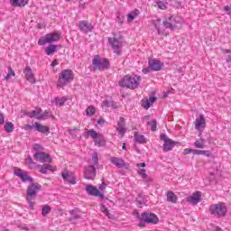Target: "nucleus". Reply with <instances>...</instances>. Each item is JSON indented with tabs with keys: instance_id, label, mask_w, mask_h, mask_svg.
<instances>
[{
	"instance_id": "nucleus-1",
	"label": "nucleus",
	"mask_w": 231,
	"mask_h": 231,
	"mask_svg": "<svg viewBox=\"0 0 231 231\" xmlns=\"http://www.w3.org/2000/svg\"><path fill=\"white\" fill-rule=\"evenodd\" d=\"M176 23H180V21L178 17L174 16H171L166 22L163 23V24H162V19L160 18L152 20V24L155 26V30H157L158 35H167L165 32V28L174 30Z\"/></svg>"
},
{
	"instance_id": "nucleus-2",
	"label": "nucleus",
	"mask_w": 231,
	"mask_h": 231,
	"mask_svg": "<svg viewBox=\"0 0 231 231\" xmlns=\"http://www.w3.org/2000/svg\"><path fill=\"white\" fill-rule=\"evenodd\" d=\"M140 82H142V77L136 74L126 75L119 81V86L126 89H137Z\"/></svg>"
},
{
	"instance_id": "nucleus-3",
	"label": "nucleus",
	"mask_w": 231,
	"mask_h": 231,
	"mask_svg": "<svg viewBox=\"0 0 231 231\" xmlns=\"http://www.w3.org/2000/svg\"><path fill=\"white\" fill-rule=\"evenodd\" d=\"M41 189L42 186L38 183H32L27 188L26 201L31 210L35 208V199L37 198V193L41 190Z\"/></svg>"
},
{
	"instance_id": "nucleus-4",
	"label": "nucleus",
	"mask_w": 231,
	"mask_h": 231,
	"mask_svg": "<svg viewBox=\"0 0 231 231\" xmlns=\"http://www.w3.org/2000/svg\"><path fill=\"white\" fill-rule=\"evenodd\" d=\"M89 136L97 147L106 145V139L102 134L97 133L94 129L85 130V138H89Z\"/></svg>"
},
{
	"instance_id": "nucleus-5",
	"label": "nucleus",
	"mask_w": 231,
	"mask_h": 231,
	"mask_svg": "<svg viewBox=\"0 0 231 231\" xmlns=\"http://www.w3.org/2000/svg\"><path fill=\"white\" fill-rule=\"evenodd\" d=\"M72 80L73 71L70 69H65L60 74L57 86L58 88H64V86L69 84Z\"/></svg>"
},
{
	"instance_id": "nucleus-6",
	"label": "nucleus",
	"mask_w": 231,
	"mask_h": 231,
	"mask_svg": "<svg viewBox=\"0 0 231 231\" xmlns=\"http://www.w3.org/2000/svg\"><path fill=\"white\" fill-rule=\"evenodd\" d=\"M59 39H60V32H50L45 36H42L38 41V44L39 46L51 44V42H57Z\"/></svg>"
},
{
	"instance_id": "nucleus-7",
	"label": "nucleus",
	"mask_w": 231,
	"mask_h": 231,
	"mask_svg": "<svg viewBox=\"0 0 231 231\" xmlns=\"http://www.w3.org/2000/svg\"><path fill=\"white\" fill-rule=\"evenodd\" d=\"M108 42L112 46L114 53H116V55H120L122 53L123 42L121 35L108 38Z\"/></svg>"
},
{
	"instance_id": "nucleus-8",
	"label": "nucleus",
	"mask_w": 231,
	"mask_h": 231,
	"mask_svg": "<svg viewBox=\"0 0 231 231\" xmlns=\"http://www.w3.org/2000/svg\"><path fill=\"white\" fill-rule=\"evenodd\" d=\"M210 213L213 214V216H218V217H223L226 215V205L225 203L220 202L218 204H214L209 208Z\"/></svg>"
},
{
	"instance_id": "nucleus-9",
	"label": "nucleus",
	"mask_w": 231,
	"mask_h": 231,
	"mask_svg": "<svg viewBox=\"0 0 231 231\" xmlns=\"http://www.w3.org/2000/svg\"><path fill=\"white\" fill-rule=\"evenodd\" d=\"M92 64L95 69H98L99 71H104L105 69H109V60L103 59L101 60L99 56H95Z\"/></svg>"
},
{
	"instance_id": "nucleus-10",
	"label": "nucleus",
	"mask_w": 231,
	"mask_h": 231,
	"mask_svg": "<svg viewBox=\"0 0 231 231\" xmlns=\"http://www.w3.org/2000/svg\"><path fill=\"white\" fill-rule=\"evenodd\" d=\"M61 178L66 185H77V177L73 171L65 170L61 172Z\"/></svg>"
},
{
	"instance_id": "nucleus-11",
	"label": "nucleus",
	"mask_w": 231,
	"mask_h": 231,
	"mask_svg": "<svg viewBox=\"0 0 231 231\" xmlns=\"http://www.w3.org/2000/svg\"><path fill=\"white\" fill-rule=\"evenodd\" d=\"M161 140L164 142L162 145V149L164 152H169V151H172V149L174 148V145L178 143L177 142H174L169 137H167L165 134H161Z\"/></svg>"
},
{
	"instance_id": "nucleus-12",
	"label": "nucleus",
	"mask_w": 231,
	"mask_h": 231,
	"mask_svg": "<svg viewBox=\"0 0 231 231\" xmlns=\"http://www.w3.org/2000/svg\"><path fill=\"white\" fill-rule=\"evenodd\" d=\"M195 129L199 131V136H201V133L205 131V127H207V120L203 115H199L196 120L194 121Z\"/></svg>"
},
{
	"instance_id": "nucleus-13",
	"label": "nucleus",
	"mask_w": 231,
	"mask_h": 231,
	"mask_svg": "<svg viewBox=\"0 0 231 231\" xmlns=\"http://www.w3.org/2000/svg\"><path fill=\"white\" fill-rule=\"evenodd\" d=\"M34 160L36 162H41L42 163H51L52 159L50 156V154L44 152H37L34 153Z\"/></svg>"
},
{
	"instance_id": "nucleus-14",
	"label": "nucleus",
	"mask_w": 231,
	"mask_h": 231,
	"mask_svg": "<svg viewBox=\"0 0 231 231\" xmlns=\"http://www.w3.org/2000/svg\"><path fill=\"white\" fill-rule=\"evenodd\" d=\"M14 174H15V176L20 178V180H22V181H23V183H26V182L32 183V181H33V179H32V177L28 176V173L26 171H23L22 169L14 168Z\"/></svg>"
},
{
	"instance_id": "nucleus-15",
	"label": "nucleus",
	"mask_w": 231,
	"mask_h": 231,
	"mask_svg": "<svg viewBox=\"0 0 231 231\" xmlns=\"http://www.w3.org/2000/svg\"><path fill=\"white\" fill-rule=\"evenodd\" d=\"M109 162L113 163L117 169H129V164L119 157H110Z\"/></svg>"
},
{
	"instance_id": "nucleus-16",
	"label": "nucleus",
	"mask_w": 231,
	"mask_h": 231,
	"mask_svg": "<svg viewBox=\"0 0 231 231\" xmlns=\"http://www.w3.org/2000/svg\"><path fill=\"white\" fill-rule=\"evenodd\" d=\"M141 219L144 221V223H152L153 225L158 223V217L154 213H143Z\"/></svg>"
},
{
	"instance_id": "nucleus-17",
	"label": "nucleus",
	"mask_w": 231,
	"mask_h": 231,
	"mask_svg": "<svg viewBox=\"0 0 231 231\" xmlns=\"http://www.w3.org/2000/svg\"><path fill=\"white\" fill-rule=\"evenodd\" d=\"M148 64L152 71H161L162 68H163V62L157 59H150Z\"/></svg>"
},
{
	"instance_id": "nucleus-18",
	"label": "nucleus",
	"mask_w": 231,
	"mask_h": 231,
	"mask_svg": "<svg viewBox=\"0 0 231 231\" xmlns=\"http://www.w3.org/2000/svg\"><path fill=\"white\" fill-rule=\"evenodd\" d=\"M97 176V169L93 165H89L85 168L84 178L86 180H95Z\"/></svg>"
},
{
	"instance_id": "nucleus-19",
	"label": "nucleus",
	"mask_w": 231,
	"mask_h": 231,
	"mask_svg": "<svg viewBox=\"0 0 231 231\" xmlns=\"http://www.w3.org/2000/svg\"><path fill=\"white\" fill-rule=\"evenodd\" d=\"M201 201V192L196 191L191 196L187 198V202L191 205H198Z\"/></svg>"
},
{
	"instance_id": "nucleus-20",
	"label": "nucleus",
	"mask_w": 231,
	"mask_h": 231,
	"mask_svg": "<svg viewBox=\"0 0 231 231\" xmlns=\"http://www.w3.org/2000/svg\"><path fill=\"white\" fill-rule=\"evenodd\" d=\"M23 73L25 75V79L31 84H35V75L33 74V70L29 66H26L23 69Z\"/></svg>"
},
{
	"instance_id": "nucleus-21",
	"label": "nucleus",
	"mask_w": 231,
	"mask_h": 231,
	"mask_svg": "<svg viewBox=\"0 0 231 231\" xmlns=\"http://www.w3.org/2000/svg\"><path fill=\"white\" fill-rule=\"evenodd\" d=\"M117 133L121 134V138H123L124 134L127 132V127H125V119L124 117H120L117 122Z\"/></svg>"
},
{
	"instance_id": "nucleus-22",
	"label": "nucleus",
	"mask_w": 231,
	"mask_h": 231,
	"mask_svg": "<svg viewBox=\"0 0 231 231\" xmlns=\"http://www.w3.org/2000/svg\"><path fill=\"white\" fill-rule=\"evenodd\" d=\"M79 28L81 32H84L85 33H89V32L93 30V25L88 23V21L83 20L79 21Z\"/></svg>"
},
{
	"instance_id": "nucleus-23",
	"label": "nucleus",
	"mask_w": 231,
	"mask_h": 231,
	"mask_svg": "<svg viewBox=\"0 0 231 231\" xmlns=\"http://www.w3.org/2000/svg\"><path fill=\"white\" fill-rule=\"evenodd\" d=\"M86 190L90 196H98L99 198H104V194L101 193L97 187L87 185Z\"/></svg>"
},
{
	"instance_id": "nucleus-24",
	"label": "nucleus",
	"mask_w": 231,
	"mask_h": 231,
	"mask_svg": "<svg viewBox=\"0 0 231 231\" xmlns=\"http://www.w3.org/2000/svg\"><path fill=\"white\" fill-rule=\"evenodd\" d=\"M38 169L42 174H48V171H51L52 172L57 171V167L51 164L39 165Z\"/></svg>"
},
{
	"instance_id": "nucleus-25",
	"label": "nucleus",
	"mask_w": 231,
	"mask_h": 231,
	"mask_svg": "<svg viewBox=\"0 0 231 231\" xmlns=\"http://www.w3.org/2000/svg\"><path fill=\"white\" fill-rule=\"evenodd\" d=\"M10 5H12L14 7L17 8H24L28 3H30V0H9Z\"/></svg>"
},
{
	"instance_id": "nucleus-26",
	"label": "nucleus",
	"mask_w": 231,
	"mask_h": 231,
	"mask_svg": "<svg viewBox=\"0 0 231 231\" xmlns=\"http://www.w3.org/2000/svg\"><path fill=\"white\" fill-rule=\"evenodd\" d=\"M41 113H42V110L41 108H36L31 112H27L26 115L29 116V118H36V120H41Z\"/></svg>"
},
{
	"instance_id": "nucleus-27",
	"label": "nucleus",
	"mask_w": 231,
	"mask_h": 231,
	"mask_svg": "<svg viewBox=\"0 0 231 231\" xmlns=\"http://www.w3.org/2000/svg\"><path fill=\"white\" fill-rule=\"evenodd\" d=\"M34 128L35 131H38V133H42L43 134H45L46 133H50V127L42 125L39 123H34Z\"/></svg>"
},
{
	"instance_id": "nucleus-28",
	"label": "nucleus",
	"mask_w": 231,
	"mask_h": 231,
	"mask_svg": "<svg viewBox=\"0 0 231 231\" xmlns=\"http://www.w3.org/2000/svg\"><path fill=\"white\" fill-rule=\"evenodd\" d=\"M102 107H113V109H116V107H118V105L111 100V97H108L107 99L103 101Z\"/></svg>"
},
{
	"instance_id": "nucleus-29",
	"label": "nucleus",
	"mask_w": 231,
	"mask_h": 231,
	"mask_svg": "<svg viewBox=\"0 0 231 231\" xmlns=\"http://www.w3.org/2000/svg\"><path fill=\"white\" fill-rule=\"evenodd\" d=\"M140 15V11L135 9L127 14V23H133V21Z\"/></svg>"
},
{
	"instance_id": "nucleus-30",
	"label": "nucleus",
	"mask_w": 231,
	"mask_h": 231,
	"mask_svg": "<svg viewBox=\"0 0 231 231\" xmlns=\"http://www.w3.org/2000/svg\"><path fill=\"white\" fill-rule=\"evenodd\" d=\"M136 201L137 207H139V208H143L144 205L147 203V197L139 195L136 199Z\"/></svg>"
},
{
	"instance_id": "nucleus-31",
	"label": "nucleus",
	"mask_w": 231,
	"mask_h": 231,
	"mask_svg": "<svg viewBox=\"0 0 231 231\" xmlns=\"http://www.w3.org/2000/svg\"><path fill=\"white\" fill-rule=\"evenodd\" d=\"M134 140L138 143H147V139L145 138V136L139 133L134 134Z\"/></svg>"
},
{
	"instance_id": "nucleus-32",
	"label": "nucleus",
	"mask_w": 231,
	"mask_h": 231,
	"mask_svg": "<svg viewBox=\"0 0 231 231\" xmlns=\"http://www.w3.org/2000/svg\"><path fill=\"white\" fill-rule=\"evenodd\" d=\"M46 55H53L57 53V45L51 44L45 49Z\"/></svg>"
},
{
	"instance_id": "nucleus-33",
	"label": "nucleus",
	"mask_w": 231,
	"mask_h": 231,
	"mask_svg": "<svg viewBox=\"0 0 231 231\" xmlns=\"http://www.w3.org/2000/svg\"><path fill=\"white\" fill-rule=\"evenodd\" d=\"M166 196H167L168 201H170L171 203H177L178 197H176V194H174V192L168 191Z\"/></svg>"
},
{
	"instance_id": "nucleus-34",
	"label": "nucleus",
	"mask_w": 231,
	"mask_h": 231,
	"mask_svg": "<svg viewBox=\"0 0 231 231\" xmlns=\"http://www.w3.org/2000/svg\"><path fill=\"white\" fill-rule=\"evenodd\" d=\"M67 100H68V97H56L54 99V103L56 104V106H59L60 107H62V106H64V104H66Z\"/></svg>"
},
{
	"instance_id": "nucleus-35",
	"label": "nucleus",
	"mask_w": 231,
	"mask_h": 231,
	"mask_svg": "<svg viewBox=\"0 0 231 231\" xmlns=\"http://www.w3.org/2000/svg\"><path fill=\"white\" fill-rule=\"evenodd\" d=\"M160 10H167V0H154Z\"/></svg>"
},
{
	"instance_id": "nucleus-36",
	"label": "nucleus",
	"mask_w": 231,
	"mask_h": 231,
	"mask_svg": "<svg viewBox=\"0 0 231 231\" xmlns=\"http://www.w3.org/2000/svg\"><path fill=\"white\" fill-rule=\"evenodd\" d=\"M14 126L12 122H7L4 125V129L7 133H14Z\"/></svg>"
},
{
	"instance_id": "nucleus-37",
	"label": "nucleus",
	"mask_w": 231,
	"mask_h": 231,
	"mask_svg": "<svg viewBox=\"0 0 231 231\" xmlns=\"http://www.w3.org/2000/svg\"><path fill=\"white\" fill-rule=\"evenodd\" d=\"M222 51L224 55H226V62H227V64H231V51L228 49H224Z\"/></svg>"
},
{
	"instance_id": "nucleus-38",
	"label": "nucleus",
	"mask_w": 231,
	"mask_h": 231,
	"mask_svg": "<svg viewBox=\"0 0 231 231\" xmlns=\"http://www.w3.org/2000/svg\"><path fill=\"white\" fill-rule=\"evenodd\" d=\"M194 147L197 149H205V141L203 139L195 141Z\"/></svg>"
},
{
	"instance_id": "nucleus-39",
	"label": "nucleus",
	"mask_w": 231,
	"mask_h": 231,
	"mask_svg": "<svg viewBox=\"0 0 231 231\" xmlns=\"http://www.w3.org/2000/svg\"><path fill=\"white\" fill-rule=\"evenodd\" d=\"M53 116V114L51 112L46 110L43 113H41V120H46L47 118H51Z\"/></svg>"
},
{
	"instance_id": "nucleus-40",
	"label": "nucleus",
	"mask_w": 231,
	"mask_h": 231,
	"mask_svg": "<svg viewBox=\"0 0 231 231\" xmlns=\"http://www.w3.org/2000/svg\"><path fill=\"white\" fill-rule=\"evenodd\" d=\"M96 111H97V109L95 108V106H88L86 113H87L88 116H93V115H95Z\"/></svg>"
},
{
	"instance_id": "nucleus-41",
	"label": "nucleus",
	"mask_w": 231,
	"mask_h": 231,
	"mask_svg": "<svg viewBox=\"0 0 231 231\" xmlns=\"http://www.w3.org/2000/svg\"><path fill=\"white\" fill-rule=\"evenodd\" d=\"M90 163L92 165H98V153L97 152L93 153Z\"/></svg>"
},
{
	"instance_id": "nucleus-42",
	"label": "nucleus",
	"mask_w": 231,
	"mask_h": 231,
	"mask_svg": "<svg viewBox=\"0 0 231 231\" xmlns=\"http://www.w3.org/2000/svg\"><path fill=\"white\" fill-rule=\"evenodd\" d=\"M50 212H51V208H50V206H43L42 210V216H48V214H50Z\"/></svg>"
},
{
	"instance_id": "nucleus-43",
	"label": "nucleus",
	"mask_w": 231,
	"mask_h": 231,
	"mask_svg": "<svg viewBox=\"0 0 231 231\" xmlns=\"http://www.w3.org/2000/svg\"><path fill=\"white\" fill-rule=\"evenodd\" d=\"M12 77H15V72L14 71V69H12V68H9V71H8L7 75L5 76V80H10V79H12Z\"/></svg>"
},
{
	"instance_id": "nucleus-44",
	"label": "nucleus",
	"mask_w": 231,
	"mask_h": 231,
	"mask_svg": "<svg viewBox=\"0 0 231 231\" xmlns=\"http://www.w3.org/2000/svg\"><path fill=\"white\" fill-rule=\"evenodd\" d=\"M100 208H101V212H103V214H105V216H106V217H109V219H111V215L109 214V210L107 209V208H106V206L102 205Z\"/></svg>"
},
{
	"instance_id": "nucleus-45",
	"label": "nucleus",
	"mask_w": 231,
	"mask_h": 231,
	"mask_svg": "<svg viewBox=\"0 0 231 231\" xmlns=\"http://www.w3.org/2000/svg\"><path fill=\"white\" fill-rule=\"evenodd\" d=\"M148 125L151 127L152 131H156V120L152 119L148 122Z\"/></svg>"
},
{
	"instance_id": "nucleus-46",
	"label": "nucleus",
	"mask_w": 231,
	"mask_h": 231,
	"mask_svg": "<svg viewBox=\"0 0 231 231\" xmlns=\"http://www.w3.org/2000/svg\"><path fill=\"white\" fill-rule=\"evenodd\" d=\"M151 102L149 101V99H143V107H144V109H149V107H151Z\"/></svg>"
},
{
	"instance_id": "nucleus-47",
	"label": "nucleus",
	"mask_w": 231,
	"mask_h": 231,
	"mask_svg": "<svg viewBox=\"0 0 231 231\" xmlns=\"http://www.w3.org/2000/svg\"><path fill=\"white\" fill-rule=\"evenodd\" d=\"M138 174L139 176H141V178H143V180H145L147 178V173L144 169L139 170Z\"/></svg>"
},
{
	"instance_id": "nucleus-48",
	"label": "nucleus",
	"mask_w": 231,
	"mask_h": 231,
	"mask_svg": "<svg viewBox=\"0 0 231 231\" xmlns=\"http://www.w3.org/2000/svg\"><path fill=\"white\" fill-rule=\"evenodd\" d=\"M200 155L207 156V158H210L211 153L210 151L200 150Z\"/></svg>"
},
{
	"instance_id": "nucleus-49",
	"label": "nucleus",
	"mask_w": 231,
	"mask_h": 231,
	"mask_svg": "<svg viewBox=\"0 0 231 231\" xmlns=\"http://www.w3.org/2000/svg\"><path fill=\"white\" fill-rule=\"evenodd\" d=\"M33 149L36 151V152H42V146H41V144H34Z\"/></svg>"
},
{
	"instance_id": "nucleus-50",
	"label": "nucleus",
	"mask_w": 231,
	"mask_h": 231,
	"mask_svg": "<svg viewBox=\"0 0 231 231\" xmlns=\"http://www.w3.org/2000/svg\"><path fill=\"white\" fill-rule=\"evenodd\" d=\"M25 163H27V165H35V162H33L32 157H28L27 159H25Z\"/></svg>"
},
{
	"instance_id": "nucleus-51",
	"label": "nucleus",
	"mask_w": 231,
	"mask_h": 231,
	"mask_svg": "<svg viewBox=\"0 0 231 231\" xmlns=\"http://www.w3.org/2000/svg\"><path fill=\"white\" fill-rule=\"evenodd\" d=\"M191 152H192V148H186V149H184L183 152H182V153H183L184 155L191 154Z\"/></svg>"
},
{
	"instance_id": "nucleus-52",
	"label": "nucleus",
	"mask_w": 231,
	"mask_h": 231,
	"mask_svg": "<svg viewBox=\"0 0 231 231\" xmlns=\"http://www.w3.org/2000/svg\"><path fill=\"white\" fill-rule=\"evenodd\" d=\"M200 153H201V150L191 149V154H195L197 156H199Z\"/></svg>"
},
{
	"instance_id": "nucleus-53",
	"label": "nucleus",
	"mask_w": 231,
	"mask_h": 231,
	"mask_svg": "<svg viewBox=\"0 0 231 231\" xmlns=\"http://www.w3.org/2000/svg\"><path fill=\"white\" fill-rule=\"evenodd\" d=\"M23 129H25V131H32V129H33V125H25Z\"/></svg>"
},
{
	"instance_id": "nucleus-54",
	"label": "nucleus",
	"mask_w": 231,
	"mask_h": 231,
	"mask_svg": "<svg viewBox=\"0 0 231 231\" xmlns=\"http://www.w3.org/2000/svg\"><path fill=\"white\" fill-rule=\"evenodd\" d=\"M148 100H149L150 104L152 106L156 102V97H150Z\"/></svg>"
},
{
	"instance_id": "nucleus-55",
	"label": "nucleus",
	"mask_w": 231,
	"mask_h": 231,
	"mask_svg": "<svg viewBox=\"0 0 231 231\" xmlns=\"http://www.w3.org/2000/svg\"><path fill=\"white\" fill-rule=\"evenodd\" d=\"M5 124V115L0 113V125H3Z\"/></svg>"
},
{
	"instance_id": "nucleus-56",
	"label": "nucleus",
	"mask_w": 231,
	"mask_h": 231,
	"mask_svg": "<svg viewBox=\"0 0 231 231\" xmlns=\"http://www.w3.org/2000/svg\"><path fill=\"white\" fill-rule=\"evenodd\" d=\"M51 66L52 68H55V66H59V60H54L51 62Z\"/></svg>"
},
{
	"instance_id": "nucleus-57",
	"label": "nucleus",
	"mask_w": 231,
	"mask_h": 231,
	"mask_svg": "<svg viewBox=\"0 0 231 231\" xmlns=\"http://www.w3.org/2000/svg\"><path fill=\"white\" fill-rule=\"evenodd\" d=\"M105 122H106V121H105L103 118H101V119H98L97 124H98L99 125H104Z\"/></svg>"
},
{
	"instance_id": "nucleus-58",
	"label": "nucleus",
	"mask_w": 231,
	"mask_h": 231,
	"mask_svg": "<svg viewBox=\"0 0 231 231\" xmlns=\"http://www.w3.org/2000/svg\"><path fill=\"white\" fill-rule=\"evenodd\" d=\"M99 190H104L106 189V184L102 183L98 186Z\"/></svg>"
},
{
	"instance_id": "nucleus-59",
	"label": "nucleus",
	"mask_w": 231,
	"mask_h": 231,
	"mask_svg": "<svg viewBox=\"0 0 231 231\" xmlns=\"http://www.w3.org/2000/svg\"><path fill=\"white\" fill-rule=\"evenodd\" d=\"M117 19H118L119 24H124V18L118 16Z\"/></svg>"
},
{
	"instance_id": "nucleus-60",
	"label": "nucleus",
	"mask_w": 231,
	"mask_h": 231,
	"mask_svg": "<svg viewBox=\"0 0 231 231\" xmlns=\"http://www.w3.org/2000/svg\"><path fill=\"white\" fill-rule=\"evenodd\" d=\"M137 167H145V162L137 164Z\"/></svg>"
},
{
	"instance_id": "nucleus-61",
	"label": "nucleus",
	"mask_w": 231,
	"mask_h": 231,
	"mask_svg": "<svg viewBox=\"0 0 231 231\" xmlns=\"http://www.w3.org/2000/svg\"><path fill=\"white\" fill-rule=\"evenodd\" d=\"M143 73H144V74L149 73V69H143Z\"/></svg>"
},
{
	"instance_id": "nucleus-62",
	"label": "nucleus",
	"mask_w": 231,
	"mask_h": 231,
	"mask_svg": "<svg viewBox=\"0 0 231 231\" xmlns=\"http://www.w3.org/2000/svg\"><path fill=\"white\" fill-rule=\"evenodd\" d=\"M123 151H127V147L125 146V143L123 144Z\"/></svg>"
},
{
	"instance_id": "nucleus-63",
	"label": "nucleus",
	"mask_w": 231,
	"mask_h": 231,
	"mask_svg": "<svg viewBox=\"0 0 231 231\" xmlns=\"http://www.w3.org/2000/svg\"><path fill=\"white\" fill-rule=\"evenodd\" d=\"M72 217H74V219H79V215L72 216Z\"/></svg>"
},
{
	"instance_id": "nucleus-64",
	"label": "nucleus",
	"mask_w": 231,
	"mask_h": 231,
	"mask_svg": "<svg viewBox=\"0 0 231 231\" xmlns=\"http://www.w3.org/2000/svg\"><path fill=\"white\" fill-rule=\"evenodd\" d=\"M74 212H77V210H75V211H72V213H71V214H72V216H73V213H74Z\"/></svg>"
}]
</instances>
